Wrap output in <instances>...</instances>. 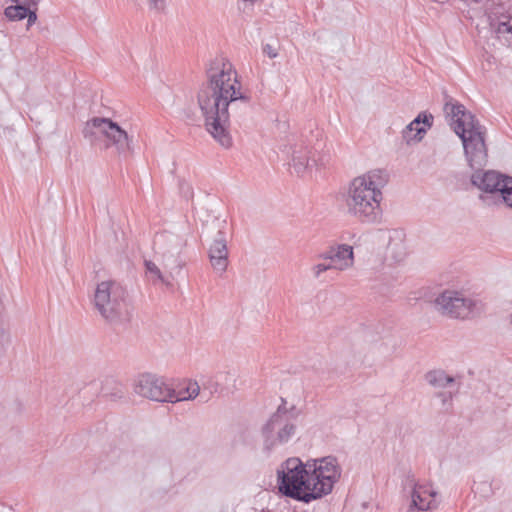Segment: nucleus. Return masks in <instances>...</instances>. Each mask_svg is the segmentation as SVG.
Returning a JSON list of instances; mask_svg holds the SVG:
<instances>
[{
  "mask_svg": "<svg viewBox=\"0 0 512 512\" xmlns=\"http://www.w3.org/2000/svg\"><path fill=\"white\" fill-rule=\"evenodd\" d=\"M83 135L90 140L98 136L103 137L105 147L114 148L120 156H126L131 151V139L127 132L109 118H92L86 123Z\"/></svg>",
  "mask_w": 512,
  "mask_h": 512,
  "instance_id": "0eeeda50",
  "label": "nucleus"
},
{
  "mask_svg": "<svg viewBox=\"0 0 512 512\" xmlns=\"http://www.w3.org/2000/svg\"><path fill=\"white\" fill-rule=\"evenodd\" d=\"M389 181L383 169H371L354 177L347 189L348 213L363 223H375L381 214L383 189Z\"/></svg>",
  "mask_w": 512,
  "mask_h": 512,
  "instance_id": "20e7f679",
  "label": "nucleus"
},
{
  "mask_svg": "<svg viewBox=\"0 0 512 512\" xmlns=\"http://www.w3.org/2000/svg\"><path fill=\"white\" fill-rule=\"evenodd\" d=\"M324 261H329L333 270L343 272L350 270L355 264V254L353 246L349 244H335L327 251L319 255Z\"/></svg>",
  "mask_w": 512,
  "mask_h": 512,
  "instance_id": "9d476101",
  "label": "nucleus"
},
{
  "mask_svg": "<svg viewBox=\"0 0 512 512\" xmlns=\"http://www.w3.org/2000/svg\"><path fill=\"white\" fill-rule=\"evenodd\" d=\"M146 270L149 274L160 280L166 286H170L171 282L162 275L158 266L152 261H145Z\"/></svg>",
  "mask_w": 512,
  "mask_h": 512,
  "instance_id": "aec40b11",
  "label": "nucleus"
},
{
  "mask_svg": "<svg viewBox=\"0 0 512 512\" xmlns=\"http://www.w3.org/2000/svg\"><path fill=\"white\" fill-rule=\"evenodd\" d=\"M197 99L206 131L223 148H230L233 142L229 132V111L239 103L248 105L250 99L228 59L217 57L210 61L206 82L199 89Z\"/></svg>",
  "mask_w": 512,
  "mask_h": 512,
  "instance_id": "f257e3e1",
  "label": "nucleus"
},
{
  "mask_svg": "<svg viewBox=\"0 0 512 512\" xmlns=\"http://www.w3.org/2000/svg\"><path fill=\"white\" fill-rule=\"evenodd\" d=\"M427 383L434 388H447L455 383V379L443 370H432L425 375Z\"/></svg>",
  "mask_w": 512,
  "mask_h": 512,
  "instance_id": "f3484780",
  "label": "nucleus"
},
{
  "mask_svg": "<svg viewBox=\"0 0 512 512\" xmlns=\"http://www.w3.org/2000/svg\"><path fill=\"white\" fill-rule=\"evenodd\" d=\"M185 189L184 187H182V189L184 190V194L186 197H191L192 196V189L191 187L188 185V184H185Z\"/></svg>",
  "mask_w": 512,
  "mask_h": 512,
  "instance_id": "bb28decb",
  "label": "nucleus"
},
{
  "mask_svg": "<svg viewBox=\"0 0 512 512\" xmlns=\"http://www.w3.org/2000/svg\"><path fill=\"white\" fill-rule=\"evenodd\" d=\"M329 270H333V267L330 262L329 263H325V262L316 263L310 269L311 274L314 279H320L322 277V275Z\"/></svg>",
  "mask_w": 512,
  "mask_h": 512,
  "instance_id": "412c9836",
  "label": "nucleus"
},
{
  "mask_svg": "<svg viewBox=\"0 0 512 512\" xmlns=\"http://www.w3.org/2000/svg\"><path fill=\"white\" fill-rule=\"evenodd\" d=\"M167 234L168 233H163V234L159 235L158 236V240H157V245H158V248L161 251L162 255H163V251H165V249H172L173 248V244L172 243L162 242V240H161V237L164 236V235H167Z\"/></svg>",
  "mask_w": 512,
  "mask_h": 512,
  "instance_id": "a878e982",
  "label": "nucleus"
},
{
  "mask_svg": "<svg viewBox=\"0 0 512 512\" xmlns=\"http://www.w3.org/2000/svg\"><path fill=\"white\" fill-rule=\"evenodd\" d=\"M202 388L205 391H209V395L218 391V381L214 377H206L202 380Z\"/></svg>",
  "mask_w": 512,
  "mask_h": 512,
  "instance_id": "4be33fe9",
  "label": "nucleus"
},
{
  "mask_svg": "<svg viewBox=\"0 0 512 512\" xmlns=\"http://www.w3.org/2000/svg\"><path fill=\"white\" fill-rule=\"evenodd\" d=\"M27 9L25 4L10 5L5 8L4 15L9 21H21L25 19Z\"/></svg>",
  "mask_w": 512,
  "mask_h": 512,
  "instance_id": "6ab92c4d",
  "label": "nucleus"
},
{
  "mask_svg": "<svg viewBox=\"0 0 512 512\" xmlns=\"http://www.w3.org/2000/svg\"><path fill=\"white\" fill-rule=\"evenodd\" d=\"M32 5H37L40 0H29Z\"/></svg>",
  "mask_w": 512,
  "mask_h": 512,
  "instance_id": "c756f323",
  "label": "nucleus"
},
{
  "mask_svg": "<svg viewBox=\"0 0 512 512\" xmlns=\"http://www.w3.org/2000/svg\"><path fill=\"white\" fill-rule=\"evenodd\" d=\"M433 116L426 112H421L413 121H411L402 131L403 140L407 144L420 142L427 130L432 126Z\"/></svg>",
  "mask_w": 512,
  "mask_h": 512,
  "instance_id": "2eb2a0df",
  "label": "nucleus"
},
{
  "mask_svg": "<svg viewBox=\"0 0 512 512\" xmlns=\"http://www.w3.org/2000/svg\"><path fill=\"white\" fill-rule=\"evenodd\" d=\"M267 48L269 49V50L267 51L268 56H269L270 58H275V57L277 56V53H276V52H274V51H272V50L270 49V46H267Z\"/></svg>",
  "mask_w": 512,
  "mask_h": 512,
  "instance_id": "cd10ccee",
  "label": "nucleus"
},
{
  "mask_svg": "<svg viewBox=\"0 0 512 512\" xmlns=\"http://www.w3.org/2000/svg\"><path fill=\"white\" fill-rule=\"evenodd\" d=\"M317 165L313 148L303 140L291 147V167L298 176L311 172Z\"/></svg>",
  "mask_w": 512,
  "mask_h": 512,
  "instance_id": "9b49d317",
  "label": "nucleus"
},
{
  "mask_svg": "<svg viewBox=\"0 0 512 512\" xmlns=\"http://www.w3.org/2000/svg\"><path fill=\"white\" fill-rule=\"evenodd\" d=\"M25 18H27V30L30 29L32 25H34L37 21V14L35 11L27 9Z\"/></svg>",
  "mask_w": 512,
  "mask_h": 512,
  "instance_id": "393cba45",
  "label": "nucleus"
},
{
  "mask_svg": "<svg viewBox=\"0 0 512 512\" xmlns=\"http://www.w3.org/2000/svg\"><path fill=\"white\" fill-rule=\"evenodd\" d=\"M133 389L137 395L152 401L168 402L171 399L170 387L156 374H140L134 380Z\"/></svg>",
  "mask_w": 512,
  "mask_h": 512,
  "instance_id": "1a4fd4ad",
  "label": "nucleus"
},
{
  "mask_svg": "<svg viewBox=\"0 0 512 512\" xmlns=\"http://www.w3.org/2000/svg\"><path fill=\"white\" fill-rule=\"evenodd\" d=\"M201 386L197 381L188 380L185 383V387L175 391L170 388L171 399L168 400L170 403H176L181 401L194 400L200 395Z\"/></svg>",
  "mask_w": 512,
  "mask_h": 512,
  "instance_id": "dca6fc26",
  "label": "nucleus"
},
{
  "mask_svg": "<svg viewBox=\"0 0 512 512\" xmlns=\"http://www.w3.org/2000/svg\"><path fill=\"white\" fill-rule=\"evenodd\" d=\"M341 473V467L333 456L310 459L305 463L291 457L277 469V486L284 496L310 503L329 495Z\"/></svg>",
  "mask_w": 512,
  "mask_h": 512,
  "instance_id": "7ed1b4c3",
  "label": "nucleus"
},
{
  "mask_svg": "<svg viewBox=\"0 0 512 512\" xmlns=\"http://www.w3.org/2000/svg\"><path fill=\"white\" fill-rule=\"evenodd\" d=\"M227 239L223 232L219 231L208 249V258L213 270L223 275L228 267Z\"/></svg>",
  "mask_w": 512,
  "mask_h": 512,
  "instance_id": "ddd939ff",
  "label": "nucleus"
},
{
  "mask_svg": "<svg viewBox=\"0 0 512 512\" xmlns=\"http://www.w3.org/2000/svg\"><path fill=\"white\" fill-rule=\"evenodd\" d=\"M388 251L391 257L396 261L400 262L405 259L408 254L407 246L404 241L400 238L391 239L388 245Z\"/></svg>",
  "mask_w": 512,
  "mask_h": 512,
  "instance_id": "a211bd4d",
  "label": "nucleus"
},
{
  "mask_svg": "<svg viewBox=\"0 0 512 512\" xmlns=\"http://www.w3.org/2000/svg\"><path fill=\"white\" fill-rule=\"evenodd\" d=\"M148 5L151 10H154L156 12H162L164 11L166 7V1L165 0H148Z\"/></svg>",
  "mask_w": 512,
  "mask_h": 512,
  "instance_id": "b1692460",
  "label": "nucleus"
},
{
  "mask_svg": "<svg viewBox=\"0 0 512 512\" xmlns=\"http://www.w3.org/2000/svg\"><path fill=\"white\" fill-rule=\"evenodd\" d=\"M438 312L451 318L467 319L482 309L480 301L455 290H445L434 300Z\"/></svg>",
  "mask_w": 512,
  "mask_h": 512,
  "instance_id": "6e6552de",
  "label": "nucleus"
},
{
  "mask_svg": "<svg viewBox=\"0 0 512 512\" xmlns=\"http://www.w3.org/2000/svg\"><path fill=\"white\" fill-rule=\"evenodd\" d=\"M444 110L450 118L451 127L462 141L469 166L475 170L471 176L472 184L491 194L496 202L512 208V177L494 170L482 172L488 160L484 127L462 104L448 102Z\"/></svg>",
  "mask_w": 512,
  "mask_h": 512,
  "instance_id": "f03ea898",
  "label": "nucleus"
},
{
  "mask_svg": "<svg viewBox=\"0 0 512 512\" xmlns=\"http://www.w3.org/2000/svg\"><path fill=\"white\" fill-rule=\"evenodd\" d=\"M11 2L14 3L13 5H18V4H24L25 0H11Z\"/></svg>",
  "mask_w": 512,
  "mask_h": 512,
  "instance_id": "c85d7f7f",
  "label": "nucleus"
},
{
  "mask_svg": "<svg viewBox=\"0 0 512 512\" xmlns=\"http://www.w3.org/2000/svg\"><path fill=\"white\" fill-rule=\"evenodd\" d=\"M161 240L162 242H169L173 244V248L165 249L162 255L164 267L168 269L170 271V275L173 276L174 272L179 273L185 264L179 256L185 243L180 237L174 234L164 235L161 237Z\"/></svg>",
  "mask_w": 512,
  "mask_h": 512,
  "instance_id": "4468645a",
  "label": "nucleus"
},
{
  "mask_svg": "<svg viewBox=\"0 0 512 512\" xmlns=\"http://www.w3.org/2000/svg\"><path fill=\"white\" fill-rule=\"evenodd\" d=\"M94 306L100 315L109 322L126 319L128 309L125 289L116 281L100 282L95 289Z\"/></svg>",
  "mask_w": 512,
  "mask_h": 512,
  "instance_id": "423d86ee",
  "label": "nucleus"
},
{
  "mask_svg": "<svg viewBox=\"0 0 512 512\" xmlns=\"http://www.w3.org/2000/svg\"><path fill=\"white\" fill-rule=\"evenodd\" d=\"M495 31L498 35L509 34V33L512 34V20L507 19L504 21H499L497 23Z\"/></svg>",
  "mask_w": 512,
  "mask_h": 512,
  "instance_id": "5701e85b",
  "label": "nucleus"
},
{
  "mask_svg": "<svg viewBox=\"0 0 512 512\" xmlns=\"http://www.w3.org/2000/svg\"><path fill=\"white\" fill-rule=\"evenodd\" d=\"M298 412L295 407H286V402L278 407L261 429L263 450L272 452L275 448L289 443L296 435Z\"/></svg>",
  "mask_w": 512,
  "mask_h": 512,
  "instance_id": "39448f33",
  "label": "nucleus"
},
{
  "mask_svg": "<svg viewBox=\"0 0 512 512\" xmlns=\"http://www.w3.org/2000/svg\"><path fill=\"white\" fill-rule=\"evenodd\" d=\"M437 491L429 483L413 482L410 491V509L428 511L437 508Z\"/></svg>",
  "mask_w": 512,
  "mask_h": 512,
  "instance_id": "f8f14e48",
  "label": "nucleus"
}]
</instances>
